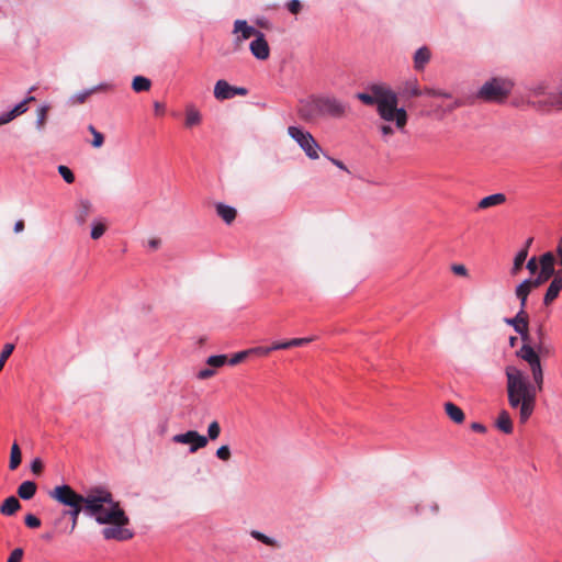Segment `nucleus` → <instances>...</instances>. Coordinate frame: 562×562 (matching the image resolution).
I'll list each match as a JSON object with an SVG mask.
<instances>
[{
  "mask_svg": "<svg viewBox=\"0 0 562 562\" xmlns=\"http://www.w3.org/2000/svg\"><path fill=\"white\" fill-rule=\"evenodd\" d=\"M506 323L512 325L524 340L517 356L528 363L532 376L531 382L526 372L519 368L515 366L505 368L508 405L518 412L519 422L526 424L535 412L538 392L543 390L544 373L538 352L527 342L529 335L526 310L519 308L517 315L507 318Z\"/></svg>",
  "mask_w": 562,
  "mask_h": 562,
  "instance_id": "obj_1",
  "label": "nucleus"
},
{
  "mask_svg": "<svg viewBox=\"0 0 562 562\" xmlns=\"http://www.w3.org/2000/svg\"><path fill=\"white\" fill-rule=\"evenodd\" d=\"M83 514L93 518L99 525L130 522L120 503L114 499L112 493L106 487H92L83 495Z\"/></svg>",
  "mask_w": 562,
  "mask_h": 562,
  "instance_id": "obj_2",
  "label": "nucleus"
},
{
  "mask_svg": "<svg viewBox=\"0 0 562 562\" xmlns=\"http://www.w3.org/2000/svg\"><path fill=\"white\" fill-rule=\"evenodd\" d=\"M348 112V105L331 95L311 97L302 100L297 108L299 116L305 122L321 117L342 119Z\"/></svg>",
  "mask_w": 562,
  "mask_h": 562,
  "instance_id": "obj_3",
  "label": "nucleus"
},
{
  "mask_svg": "<svg viewBox=\"0 0 562 562\" xmlns=\"http://www.w3.org/2000/svg\"><path fill=\"white\" fill-rule=\"evenodd\" d=\"M48 495L54 501L70 508L68 514L71 519V528L69 531V533H71L77 526L80 513L83 512V495L78 494L71 486L67 484L55 486L48 492Z\"/></svg>",
  "mask_w": 562,
  "mask_h": 562,
  "instance_id": "obj_4",
  "label": "nucleus"
},
{
  "mask_svg": "<svg viewBox=\"0 0 562 562\" xmlns=\"http://www.w3.org/2000/svg\"><path fill=\"white\" fill-rule=\"evenodd\" d=\"M397 94L387 88L384 95H380V104L376 111L380 117L386 122H395L396 128L403 131L407 124V112L404 108H398Z\"/></svg>",
  "mask_w": 562,
  "mask_h": 562,
  "instance_id": "obj_5",
  "label": "nucleus"
},
{
  "mask_svg": "<svg viewBox=\"0 0 562 562\" xmlns=\"http://www.w3.org/2000/svg\"><path fill=\"white\" fill-rule=\"evenodd\" d=\"M513 88L509 80L492 78L477 91V98L486 102H503L507 99Z\"/></svg>",
  "mask_w": 562,
  "mask_h": 562,
  "instance_id": "obj_6",
  "label": "nucleus"
},
{
  "mask_svg": "<svg viewBox=\"0 0 562 562\" xmlns=\"http://www.w3.org/2000/svg\"><path fill=\"white\" fill-rule=\"evenodd\" d=\"M288 134L310 159L315 160L319 158L322 148L310 132L299 126H289Z\"/></svg>",
  "mask_w": 562,
  "mask_h": 562,
  "instance_id": "obj_7",
  "label": "nucleus"
},
{
  "mask_svg": "<svg viewBox=\"0 0 562 562\" xmlns=\"http://www.w3.org/2000/svg\"><path fill=\"white\" fill-rule=\"evenodd\" d=\"M175 443L189 445L191 453L196 452L199 449L206 447L207 437L200 435L196 430H188L182 434H177L172 437Z\"/></svg>",
  "mask_w": 562,
  "mask_h": 562,
  "instance_id": "obj_8",
  "label": "nucleus"
},
{
  "mask_svg": "<svg viewBox=\"0 0 562 562\" xmlns=\"http://www.w3.org/2000/svg\"><path fill=\"white\" fill-rule=\"evenodd\" d=\"M554 263L555 258L552 252L548 251L540 256L539 258V267L540 271L536 278H530L533 285L539 288L544 282H547L550 278L554 276Z\"/></svg>",
  "mask_w": 562,
  "mask_h": 562,
  "instance_id": "obj_9",
  "label": "nucleus"
},
{
  "mask_svg": "<svg viewBox=\"0 0 562 562\" xmlns=\"http://www.w3.org/2000/svg\"><path fill=\"white\" fill-rule=\"evenodd\" d=\"M247 93L246 88L232 86L224 79L217 80L214 86V97L220 101L233 99L235 95L244 97Z\"/></svg>",
  "mask_w": 562,
  "mask_h": 562,
  "instance_id": "obj_10",
  "label": "nucleus"
},
{
  "mask_svg": "<svg viewBox=\"0 0 562 562\" xmlns=\"http://www.w3.org/2000/svg\"><path fill=\"white\" fill-rule=\"evenodd\" d=\"M111 527H105L102 530V536L106 540H128L133 537V532L126 528H124L127 524H116L110 522Z\"/></svg>",
  "mask_w": 562,
  "mask_h": 562,
  "instance_id": "obj_11",
  "label": "nucleus"
},
{
  "mask_svg": "<svg viewBox=\"0 0 562 562\" xmlns=\"http://www.w3.org/2000/svg\"><path fill=\"white\" fill-rule=\"evenodd\" d=\"M249 49L259 60H266L269 58L270 48L263 33H258V36L250 43Z\"/></svg>",
  "mask_w": 562,
  "mask_h": 562,
  "instance_id": "obj_12",
  "label": "nucleus"
},
{
  "mask_svg": "<svg viewBox=\"0 0 562 562\" xmlns=\"http://www.w3.org/2000/svg\"><path fill=\"white\" fill-rule=\"evenodd\" d=\"M35 98L33 95L26 97L23 101L18 103L12 110L0 114V126L10 123L19 115L27 111V103L33 102Z\"/></svg>",
  "mask_w": 562,
  "mask_h": 562,
  "instance_id": "obj_13",
  "label": "nucleus"
},
{
  "mask_svg": "<svg viewBox=\"0 0 562 562\" xmlns=\"http://www.w3.org/2000/svg\"><path fill=\"white\" fill-rule=\"evenodd\" d=\"M387 87L381 85H374L371 87L372 93L359 92L357 93V99L368 105L375 104L376 106L380 104V95H384Z\"/></svg>",
  "mask_w": 562,
  "mask_h": 562,
  "instance_id": "obj_14",
  "label": "nucleus"
},
{
  "mask_svg": "<svg viewBox=\"0 0 562 562\" xmlns=\"http://www.w3.org/2000/svg\"><path fill=\"white\" fill-rule=\"evenodd\" d=\"M533 289H537V286L533 285L531 279H525L516 286L515 295L520 302V308L526 310L528 295Z\"/></svg>",
  "mask_w": 562,
  "mask_h": 562,
  "instance_id": "obj_15",
  "label": "nucleus"
},
{
  "mask_svg": "<svg viewBox=\"0 0 562 562\" xmlns=\"http://www.w3.org/2000/svg\"><path fill=\"white\" fill-rule=\"evenodd\" d=\"M561 290H562V276L560 273H558L554 276L549 288L547 289V292L543 297L544 305H550L559 296V293Z\"/></svg>",
  "mask_w": 562,
  "mask_h": 562,
  "instance_id": "obj_16",
  "label": "nucleus"
},
{
  "mask_svg": "<svg viewBox=\"0 0 562 562\" xmlns=\"http://www.w3.org/2000/svg\"><path fill=\"white\" fill-rule=\"evenodd\" d=\"M234 32L239 33L240 36L238 40L244 41L248 40L252 36L257 37L260 31L256 30L254 26L247 24L245 20H236L234 23Z\"/></svg>",
  "mask_w": 562,
  "mask_h": 562,
  "instance_id": "obj_17",
  "label": "nucleus"
},
{
  "mask_svg": "<svg viewBox=\"0 0 562 562\" xmlns=\"http://www.w3.org/2000/svg\"><path fill=\"white\" fill-rule=\"evenodd\" d=\"M495 426L497 427L498 430H501L504 434L509 435L513 432V420L507 411L503 409L499 412L498 417L495 422Z\"/></svg>",
  "mask_w": 562,
  "mask_h": 562,
  "instance_id": "obj_18",
  "label": "nucleus"
},
{
  "mask_svg": "<svg viewBox=\"0 0 562 562\" xmlns=\"http://www.w3.org/2000/svg\"><path fill=\"white\" fill-rule=\"evenodd\" d=\"M401 94L405 98H414L424 94V90L419 88L416 79H409L404 82Z\"/></svg>",
  "mask_w": 562,
  "mask_h": 562,
  "instance_id": "obj_19",
  "label": "nucleus"
},
{
  "mask_svg": "<svg viewBox=\"0 0 562 562\" xmlns=\"http://www.w3.org/2000/svg\"><path fill=\"white\" fill-rule=\"evenodd\" d=\"M506 202V195L504 193H494L491 195H487L483 198L477 207L485 210L492 206H497Z\"/></svg>",
  "mask_w": 562,
  "mask_h": 562,
  "instance_id": "obj_20",
  "label": "nucleus"
},
{
  "mask_svg": "<svg viewBox=\"0 0 562 562\" xmlns=\"http://www.w3.org/2000/svg\"><path fill=\"white\" fill-rule=\"evenodd\" d=\"M92 204L89 200H80L77 206L76 221L82 225L91 214Z\"/></svg>",
  "mask_w": 562,
  "mask_h": 562,
  "instance_id": "obj_21",
  "label": "nucleus"
},
{
  "mask_svg": "<svg viewBox=\"0 0 562 562\" xmlns=\"http://www.w3.org/2000/svg\"><path fill=\"white\" fill-rule=\"evenodd\" d=\"M217 215L226 223L231 224L236 218V210L224 203H217L215 205Z\"/></svg>",
  "mask_w": 562,
  "mask_h": 562,
  "instance_id": "obj_22",
  "label": "nucleus"
},
{
  "mask_svg": "<svg viewBox=\"0 0 562 562\" xmlns=\"http://www.w3.org/2000/svg\"><path fill=\"white\" fill-rule=\"evenodd\" d=\"M37 490V485L33 481H24L18 487V495L24 501H29L34 497Z\"/></svg>",
  "mask_w": 562,
  "mask_h": 562,
  "instance_id": "obj_23",
  "label": "nucleus"
},
{
  "mask_svg": "<svg viewBox=\"0 0 562 562\" xmlns=\"http://www.w3.org/2000/svg\"><path fill=\"white\" fill-rule=\"evenodd\" d=\"M21 505L15 496H10L3 501L0 506V513L5 516H11L20 509Z\"/></svg>",
  "mask_w": 562,
  "mask_h": 562,
  "instance_id": "obj_24",
  "label": "nucleus"
},
{
  "mask_svg": "<svg viewBox=\"0 0 562 562\" xmlns=\"http://www.w3.org/2000/svg\"><path fill=\"white\" fill-rule=\"evenodd\" d=\"M445 411L446 414L449 416L451 420H453L457 424H461L464 420V413L460 407L454 405L451 402H448L445 404Z\"/></svg>",
  "mask_w": 562,
  "mask_h": 562,
  "instance_id": "obj_25",
  "label": "nucleus"
},
{
  "mask_svg": "<svg viewBox=\"0 0 562 562\" xmlns=\"http://www.w3.org/2000/svg\"><path fill=\"white\" fill-rule=\"evenodd\" d=\"M430 59V52L427 47H420L414 55V66L417 70H420Z\"/></svg>",
  "mask_w": 562,
  "mask_h": 562,
  "instance_id": "obj_26",
  "label": "nucleus"
},
{
  "mask_svg": "<svg viewBox=\"0 0 562 562\" xmlns=\"http://www.w3.org/2000/svg\"><path fill=\"white\" fill-rule=\"evenodd\" d=\"M527 256H528V250H527V247L519 250L515 258H514V262H513V267L510 269V274L512 276H517L519 273V271L522 269V266L527 259Z\"/></svg>",
  "mask_w": 562,
  "mask_h": 562,
  "instance_id": "obj_27",
  "label": "nucleus"
},
{
  "mask_svg": "<svg viewBox=\"0 0 562 562\" xmlns=\"http://www.w3.org/2000/svg\"><path fill=\"white\" fill-rule=\"evenodd\" d=\"M201 123V113L193 106L189 105L186 110V126L192 127Z\"/></svg>",
  "mask_w": 562,
  "mask_h": 562,
  "instance_id": "obj_28",
  "label": "nucleus"
},
{
  "mask_svg": "<svg viewBox=\"0 0 562 562\" xmlns=\"http://www.w3.org/2000/svg\"><path fill=\"white\" fill-rule=\"evenodd\" d=\"M22 461V452L20 449V446L16 442H13L11 446L10 451V461H9V469L11 471L18 469V467L21 464Z\"/></svg>",
  "mask_w": 562,
  "mask_h": 562,
  "instance_id": "obj_29",
  "label": "nucleus"
},
{
  "mask_svg": "<svg viewBox=\"0 0 562 562\" xmlns=\"http://www.w3.org/2000/svg\"><path fill=\"white\" fill-rule=\"evenodd\" d=\"M150 80L143 76H136L132 82V88L135 92L148 91L150 89Z\"/></svg>",
  "mask_w": 562,
  "mask_h": 562,
  "instance_id": "obj_30",
  "label": "nucleus"
},
{
  "mask_svg": "<svg viewBox=\"0 0 562 562\" xmlns=\"http://www.w3.org/2000/svg\"><path fill=\"white\" fill-rule=\"evenodd\" d=\"M48 110H49V106L44 104V105H41L36 111L37 117H36L35 125L38 131H42L45 126Z\"/></svg>",
  "mask_w": 562,
  "mask_h": 562,
  "instance_id": "obj_31",
  "label": "nucleus"
},
{
  "mask_svg": "<svg viewBox=\"0 0 562 562\" xmlns=\"http://www.w3.org/2000/svg\"><path fill=\"white\" fill-rule=\"evenodd\" d=\"M94 92H95V89H87V90L80 91L70 97L69 103L72 105L82 104L86 102L87 98L90 97Z\"/></svg>",
  "mask_w": 562,
  "mask_h": 562,
  "instance_id": "obj_32",
  "label": "nucleus"
},
{
  "mask_svg": "<svg viewBox=\"0 0 562 562\" xmlns=\"http://www.w3.org/2000/svg\"><path fill=\"white\" fill-rule=\"evenodd\" d=\"M105 231H106V226H105V224L103 222L94 221L92 223V226H91L90 236H91L92 239H99L100 237L103 236Z\"/></svg>",
  "mask_w": 562,
  "mask_h": 562,
  "instance_id": "obj_33",
  "label": "nucleus"
},
{
  "mask_svg": "<svg viewBox=\"0 0 562 562\" xmlns=\"http://www.w3.org/2000/svg\"><path fill=\"white\" fill-rule=\"evenodd\" d=\"M250 536L252 538H255L256 540L267 544V546H270V547H274L277 544V541L266 535H263L262 532L260 531H257V530H252L250 532Z\"/></svg>",
  "mask_w": 562,
  "mask_h": 562,
  "instance_id": "obj_34",
  "label": "nucleus"
},
{
  "mask_svg": "<svg viewBox=\"0 0 562 562\" xmlns=\"http://www.w3.org/2000/svg\"><path fill=\"white\" fill-rule=\"evenodd\" d=\"M227 362V357L225 355H215L210 356L206 360V363L211 367L220 368Z\"/></svg>",
  "mask_w": 562,
  "mask_h": 562,
  "instance_id": "obj_35",
  "label": "nucleus"
},
{
  "mask_svg": "<svg viewBox=\"0 0 562 562\" xmlns=\"http://www.w3.org/2000/svg\"><path fill=\"white\" fill-rule=\"evenodd\" d=\"M88 130H89V132L93 136L92 146L95 147V148L101 147L103 145V142H104V137H103L102 133L97 131L93 125H89Z\"/></svg>",
  "mask_w": 562,
  "mask_h": 562,
  "instance_id": "obj_36",
  "label": "nucleus"
},
{
  "mask_svg": "<svg viewBox=\"0 0 562 562\" xmlns=\"http://www.w3.org/2000/svg\"><path fill=\"white\" fill-rule=\"evenodd\" d=\"M220 434V424L216 420L212 422L207 427V439L215 440L218 438Z\"/></svg>",
  "mask_w": 562,
  "mask_h": 562,
  "instance_id": "obj_37",
  "label": "nucleus"
},
{
  "mask_svg": "<svg viewBox=\"0 0 562 562\" xmlns=\"http://www.w3.org/2000/svg\"><path fill=\"white\" fill-rule=\"evenodd\" d=\"M58 172L67 183H72L75 181L74 172L67 166L60 165L58 167Z\"/></svg>",
  "mask_w": 562,
  "mask_h": 562,
  "instance_id": "obj_38",
  "label": "nucleus"
},
{
  "mask_svg": "<svg viewBox=\"0 0 562 562\" xmlns=\"http://www.w3.org/2000/svg\"><path fill=\"white\" fill-rule=\"evenodd\" d=\"M216 457L222 461H228L232 457L231 448L227 445L221 446L216 450Z\"/></svg>",
  "mask_w": 562,
  "mask_h": 562,
  "instance_id": "obj_39",
  "label": "nucleus"
},
{
  "mask_svg": "<svg viewBox=\"0 0 562 562\" xmlns=\"http://www.w3.org/2000/svg\"><path fill=\"white\" fill-rule=\"evenodd\" d=\"M250 355V351L247 349V350H243V351H239L237 353H235L229 360H228V363L231 366H236L238 364L239 362H241L247 356Z\"/></svg>",
  "mask_w": 562,
  "mask_h": 562,
  "instance_id": "obj_40",
  "label": "nucleus"
},
{
  "mask_svg": "<svg viewBox=\"0 0 562 562\" xmlns=\"http://www.w3.org/2000/svg\"><path fill=\"white\" fill-rule=\"evenodd\" d=\"M24 522L29 528H38L41 526V520L33 514H27Z\"/></svg>",
  "mask_w": 562,
  "mask_h": 562,
  "instance_id": "obj_41",
  "label": "nucleus"
},
{
  "mask_svg": "<svg viewBox=\"0 0 562 562\" xmlns=\"http://www.w3.org/2000/svg\"><path fill=\"white\" fill-rule=\"evenodd\" d=\"M314 340V337H304V338H293L289 340L290 348L291 347H300L304 346Z\"/></svg>",
  "mask_w": 562,
  "mask_h": 562,
  "instance_id": "obj_42",
  "label": "nucleus"
},
{
  "mask_svg": "<svg viewBox=\"0 0 562 562\" xmlns=\"http://www.w3.org/2000/svg\"><path fill=\"white\" fill-rule=\"evenodd\" d=\"M13 350H14L13 344H5L0 353V360L5 363L7 359L12 355Z\"/></svg>",
  "mask_w": 562,
  "mask_h": 562,
  "instance_id": "obj_43",
  "label": "nucleus"
},
{
  "mask_svg": "<svg viewBox=\"0 0 562 562\" xmlns=\"http://www.w3.org/2000/svg\"><path fill=\"white\" fill-rule=\"evenodd\" d=\"M22 558L23 550L21 548H16L10 553L7 562H21Z\"/></svg>",
  "mask_w": 562,
  "mask_h": 562,
  "instance_id": "obj_44",
  "label": "nucleus"
},
{
  "mask_svg": "<svg viewBox=\"0 0 562 562\" xmlns=\"http://www.w3.org/2000/svg\"><path fill=\"white\" fill-rule=\"evenodd\" d=\"M424 93L431 97H442V98H451V94L441 90H435L430 88H426Z\"/></svg>",
  "mask_w": 562,
  "mask_h": 562,
  "instance_id": "obj_45",
  "label": "nucleus"
},
{
  "mask_svg": "<svg viewBox=\"0 0 562 562\" xmlns=\"http://www.w3.org/2000/svg\"><path fill=\"white\" fill-rule=\"evenodd\" d=\"M43 462L40 458H35L31 462V471L36 475L41 474V472L43 471Z\"/></svg>",
  "mask_w": 562,
  "mask_h": 562,
  "instance_id": "obj_46",
  "label": "nucleus"
},
{
  "mask_svg": "<svg viewBox=\"0 0 562 562\" xmlns=\"http://www.w3.org/2000/svg\"><path fill=\"white\" fill-rule=\"evenodd\" d=\"M301 8H302V5L299 0H291L288 3V10L293 14H297L301 11Z\"/></svg>",
  "mask_w": 562,
  "mask_h": 562,
  "instance_id": "obj_47",
  "label": "nucleus"
},
{
  "mask_svg": "<svg viewBox=\"0 0 562 562\" xmlns=\"http://www.w3.org/2000/svg\"><path fill=\"white\" fill-rule=\"evenodd\" d=\"M539 261H537L536 257H532L530 258L528 261H527V269L530 271V273H536L538 268H539Z\"/></svg>",
  "mask_w": 562,
  "mask_h": 562,
  "instance_id": "obj_48",
  "label": "nucleus"
},
{
  "mask_svg": "<svg viewBox=\"0 0 562 562\" xmlns=\"http://www.w3.org/2000/svg\"><path fill=\"white\" fill-rule=\"evenodd\" d=\"M248 350L250 351V355L255 353V355H260V356H267L272 351L270 349V347H256V348H250Z\"/></svg>",
  "mask_w": 562,
  "mask_h": 562,
  "instance_id": "obj_49",
  "label": "nucleus"
},
{
  "mask_svg": "<svg viewBox=\"0 0 562 562\" xmlns=\"http://www.w3.org/2000/svg\"><path fill=\"white\" fill-rule=\"evenodd\" d=\"M451 269H452L453 273H456L457 276H461V277L468 276V269L463 265H453Z\"/></svg>",
  "mask_w": 562,
  "mask_h": 562,
  "instance_id": "obj_50",
  "label": "nucleus"
},
{
  "mask_svg": "<svg viewBox=\"0 0 562 562\" xmlns=\"http://www.w3.org/2000/svg\"><path fill=\"white\" fill-rule=\"evenodd\" d=\"M544 94V87L543 86H538V87H535L530 90V95L529 97H532V98H537V97H540V95H543Z\"/></svg>",
  "mask_w": 562,
  "mask_h": 562,
  "instance_id": "obj_51",
  "label": "nucleus"
},
{
  "mask_svg": "<svg viewBox=\"0 0 562 562\" xmlns=\"http://www.w3.org/2000/svg\"><path fill=\"white\" fill-rule=\"evenodd\" d=\"M290 348V345H289V340L288 341H283V342H274L270 346V349L272 351L274 350H281V349H288Z\"/></svg>",
  "mask_w": 562,
  "mask_h": 562,
  "instance_id": "obj_52",
  "label": "nucleus"
},
{
  "mask_svg": "<svg viewBox=\"0 0 562 562\" xmlns=\"http://www.w3.org/2000/svg\"><path fill=\"white\" fill-rule=\"evenodd\" d=\"M380 132L383 136H390L394 134L393 127L386 124L380 126Z\"/></svg>",
  "mask_w": 562,
  "mask_h": 562,
  "instance_id": "obj_53",
  "label": "nucleus"
},
{
  "mask_svg": "<svg viewBox=\"0 0 562 562\" xmlns=\"http://www.w3.org/2000/svg\"><path fill=\"white\" fill-rule=\"evenodd\" d=\"M214 374V371L212 369H204L201 370L198 374L200 379H207Z\"/></svg>",
  "mask_w": 562,
  "mask_h": 562,
  "instance_id": "obj_54",
  "label": "nucleus"
},
{
  "mask_svg": "<svg viewBox=\"0 0 562 562\" xmlns=\"http://www.w3.org/2000/svg\"><path fill=\"white\" fill-rule=\"evenodd\" d=\"M471 429L481 434H484L486 431V427L480 423H473L471 425Z\"/></svg>",
  "mask_w": 562,
  "mask_h": 562,
  "instance_id": "obj_55",
  "label": "nucleus"
},
{
  "mask_svg": "<svg viewBox=\"0 0 562 562\" xmlns=\"http://www.w3.org/2000/svg\"><path fill=\"white\" fill-rule=\"evenodd\" d=\"M154 110L157 115H162L165 113V105L156 101L154 103Z\"/></svg>",
  "mask_w": 562,
  "mask_h": 562,
  "instance_id": "obj_56",
  "label": "nucleus"
},
{
  "mask_svg": "<svg viewBox=\"0 0 562 562\" xmlns=\"http://www.w3.org/2000/svg\"><path fill=\"white\" fill-rule=\"evenodd\" d=\"M13 229L15 233H21L24 229V222L22 220L15 222Z\"/></svg>",
  "mask_w": 562,
  "mask_h": 562,
  "instance_id": "obj_57",
  "label": "nucleus"
},
{
  "mask_svg": "<svg viewBox=\"0 0 562 562\" xmlns=\"http://www.w3.org/2000/svg\"><path fill=\"white\" fill-rule=\"evenodd\" d=\"M160 245V240L158 238H153L148 241V246L151 248V249H157Z\"/></svg>",
  "mask_w": 562,
  "mask_h": 562,
  "instance_id": "obj_58",
  "label": "nucleus"
},
{
  "mask_svg": "<svg viewBox=\"0 0 562 562\" xmlns=\"http://www.w3.org/2000/svg\"><path fill=\"white\" fill-rule=\"evenodd\" d=\"M331 162L337 166L339 169L348 171L347 167L344 165L342 161L331 158Z\"/></svg>",
  "mask_w": 562,
  "mask_h": 562,
  "instance_id": "obj_59",
  "label": "nucleus"
},
{
  "mask_svg": "<svg viewBox=\"0 0 562 562\" xmlns=\"http://www.w3.org/2000/svg\"><path fill=\"white\" fill-rule=\"evenodd\" d=\"M111 86L109 83H100L95 87H93L92 89H95V92L97 91H100V90H106L109 89Z\"/></svg>",
  "mask_w": 562,
  "mask_h": 562,
  "instance_id": "obj_60",
  "label": "nucleus"
},
{
  "mask_svg": "<svg viewBox=\"0 0 562 562\" xmlns=\"http://www.w3.org/2000/svg\"><path fill=\"white\" fill-rule=\"evenodd\" d=\"M461 105H462V103L457 100L453 104H450L449 111H452L453 109L459 108Z\"/></svg>",
  "mask_w": 562,
  "mask_h": 562,
  "instance_id": "obj_61",
  "label": "nucleus"
},
{
  "mask_svg": "<svg viewBox=\"0 0 562 562\" xmlns=\"http://www.w3.org/2000/svg\"><path fill=\"white\" fill-rule=\"evenodd\" d=\"M43 539L49 541V540L53 539V535L52 533H45V535H43Z\"/></svg>",
  "mask_w": 562,
  "mask_h": 562,
  "instance_id": "obj_62",
  "label": "nucleus"
},
{
  "mask_svg": "<svg viewBox=\"0 0 562 562\" xmlns=\"http://www.w3.org/2000/svg\"><path fill=\"white\" fill-rule=\"evenodd\" d=\"M516 341H517L516 337H510V339H509L510 346H515Z\"/></svg>",
  "mask_w": 562,
  "mask_h": 562,
  "instance_id": "obj_63",
  "label": "nucleus"
},
{
  "mask_svg": "<svg viewBox=\"0 0 562 562\" xmlns=\"http://www.w3.org/2000/svg\"><path fill=\"white\" fill-rule=\"evenodd\" d=\"M431 509H432V512H434V513H437V512H438V509H439V507H438V505H437V504H435V505L431 507Z\"/></svg>",
  "mask_w": 562,
  "mask_h": 562,
  "instance_id": "obj_64",
  "label": "nucleus"
}]
</instances>
